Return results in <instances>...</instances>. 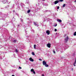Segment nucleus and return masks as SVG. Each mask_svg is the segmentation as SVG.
I'll return each mask as SVG.
<instances>
[{"instance_id": "obj_29", "label": "nucleus", "mask_w": 76, "mask_h": 76, "mask_svg": "<svg viewBox=\"0 0 76 76\" xmlns=\"http://www.w3.org/2000/svg\"><path fill=\"white\" fill-rule=\"evenodd\" d=\"M57 30L56 29H55V32H56V31H57Z\"/></svg>"}, {"instance_id": "obj_6", "label": "nucleus", "mask_w": 76, "mask_h": 76, "mask_svg": "<svg viewBox=\"0 0 76 76\" xmlns=\"http://www.w3.org/2000/svg\"><path fill=\"white\" fill-rule=\"evenodd\" d=\"M47 64V62L44 61H43V66H45Z\"/></svg>"}, {"instance_id": "obj_8", "label": "nucleus", "mask_w": 76, "mask_h": 76, "mask_svg": "<svg viewBox=\"0 0 76 76\" xmlns=\"http://www.w3.org/2000/svg\"><path fill=\"white\" fill-rule=\"evenodd\" d=\"M54 2L55 4H57V3H58V2H59V1L57 0L55 1Z\"/></svg>"}, {"instance_id": "obj_27", "label": "nucleus", "mask_w": 76, "mask_h": 76, "mask_svg": "<svg viewBox=\"0 0 76 76\" xmlns=\"http://www.w3.org/2000/svg\"><path fill=\"white\" fill-rule=\"evenodd\" d=\"M57 26V24H56L55 25H54V26L56 27V26Z\"/></svg>"}, {"instance_id": "obj_10", "label": "nucleus", "mask_w": 76, "mask_h": 76, "mask_svg": "<svg viewBox=\"0 0 76 76\" xmlns=\"http://www.w3.org/2000/svg\"><path fill=\"white\" fill-rule=\"evenodd\" d=\"M50 31L49 30H47L46 31V33L47 34H48V35H49L50 34Z\"/></svg>"}, {"instance_id": "obj_16", "label": "nucleus", "mask_w": 76, "mask_h": 76, "mask_svg": "<svg viewBox=\"0 0 76 76\" xmlns=\"http://www.w3.org/2000/svg\"><path fill=\"white\" fill-rule=\"evenodd\" d=\"M15 51L16 53H18V49H15Z\"/></svg>"}, {"instance_id": "obj_3", "label": "nucleus", "mask_w": 76, "mask_h": 76, "mask_svg": "<svg viewBox=\"0 0 76 76\" xmlns=\"http://www.w3.org/2000/svg\"><path fill=\"white\" fill-rule=\"evenodd\" d=\"M69 38V37L68 36H67L66 38L65 39V42H67V41H68V39Z\"/></svg>"}, {"instance_id": "obj_14", "label": "nucleus", "mask_w": 76, "mask_h": 76, "mask_svg": "<svg viewBox=\"0 0 76 76\" xmlns=\"http://www.w3.org/2000/svg\"><path fill=\"white\" fill-rule=\"evenodd\" d=\"M45 67H48L49 66L48 64H47L45 65Z\"/></svg>"}, {"instance_id": "obj_33", "label": "nucleus", "mask_w": 76, "mask_h": 76, "mask_svg": "<svg viewBox=\"0 0 76 76\" xmlns=\"http://www.w3.org/2000/svg\"><path fill=\"white\" fill-rule=\"evenodd\" d=\"M39 60H40V61H42V59H39Z\"/></svg>"}, {"instance_id": "obj_26", "label": "nucleus", "mask_w": 76, "mask_h": 76, "mask_svg": "<svg viewBox=\"0 0 76 76\" xmlns=\"http://www.w3.org/2000/svg\"><path fill=\"white\" fill-rule=\"evenodd\" d=\"M48 12V10H45L44 12Z\"/></svg>"}, {"instance_id": "obj_38", "label": "nucleus", "mask_w": 76, "mask_h": 76, "mask_svg": "<svg viewBox=\"0 0 76 76\" xmlns=\"http://www.w3.org/2000/svg\"><path fill=\"white\" fill-rule=\"evenodd\" d=\"M12 76H15V75H12Z\"/></svg>"}, {"instance_id": "obj_13", "label": "nucleus", "mask_w": 76, "mask_h": 76, "mask_svg": "<svg viewBox=\"0 0 76 76\" xmlns=\"http://www.w3.org/2000/svg\"><path fill=\"white\" fill-rule=\"evenodd\" d=\"M17 9H18V10H19L20 9V7L18 5L17 6Z\"/></svg>"}, {"instance_id": "obj_41", "label": "nucleus", "mask_w": 76, "mask_h": 76, "mask_svg": "<svg viewBox=\"0 0 76 76\" xmlns=\"http://www.w3.org/2000/svg\"><path fill=\"white\" fill-rule=\"evenodd\" d=\"M43 1H44V0H42Z\"/></svg>"}, {"instance_id": "obj_12", "label": "nucleus", "mask_w": 76, "mask_h": 76, "mask_svg": "<svg viewBox=\"0 0 76 76\" xmlns=\"http://www.w3.org/2000/svg\"><path fill=\"white\" fill-rule=\"evenodd\" d=\"M57 21L58 22L61 23L62 22L61 20L60 19H58L57 20Z\"/></svg>"}, {"instance_id": "obj_15", "label": "nucleus", "mask_w": 76, "mask_h": 76, "mask_svg": "<svg viewBox=\"0 0 76 76\" xmlns=\"http://www.w3.org/2000/svg\"><path fill=\"white\" fill-rule=\"evenodd\" d=\"M9 7V5H8L7 7H5V9H6L7 8H8V7Z\"/></svg>"}, {"instance_id": "obj_5", "label": "nucleus", "mask_w": 76, "mask_h": 76, "mask_svg": "<svg viewBox=\"0 0 76 76\" xmlns=\"http://www.w3.org/2000/svg\"><path fill=\"white\" fill-rule=\"evenodd\" d=\"M47 47L48 48H50L51 47V44L50 43H48L47 44Z\"/></svg>"}, {"instance_id": "obj_7", "label": "nucleus", "mask_w": 76, "mask_h": 76, "mask_svg": "<svg viewBox=\"0 0 76 76\" xmlns=\"http://www.w3.org/2000/svg\"><path fill=\"white\" fill-rule=\"evenodd\" d=\"M26 27H27V26H24V28L26 34H27V33H26V32H27V31H26V29H27V28H26Z\"/></svg>"}, {"instance_id": "obj_37", "label": "nucleus", "mask_w": 76, "mask_h": 76, "mask_svg": "<svg viewBox=\"0 0 76 76\" xmlns=\"http://www.w3.org/2000/svg\"><path fill=\"white\" fill-rule=\"evenodd\" d=\"M74 2H75V3H76V0H75V1H74Z\"/></svg>"}, {"instance_id": "obj_31", "label": "nucleus", "mask_w": 76, "mask_h": 76, "mask_svg": "<svg viewBox=\"0 0 76 76\" xmlns=\"http://www.w3.org/2000/svg\"><path fill=\"white\" fill-rule=\"evenodd\" d=\"M53 53H54V54L56 53V52H55V51L54 50H53Z\"/></svg>"}, {"instance_id": "obj_17", "label": "nucleus", "mask_w": 76, "mask_h": 76, "mask_svg": "<svg viewBox=\"0 0 76 76\" xmlns=\"http://www.w3.org/2000/svg\"><path fill=\"white\" fill-rule=\"evenodd\" d=\"M74 36H76V32H75L74 33Z\"/></svg>"}, {"instance_id": "obj_24", "label": "nucleus", "mask_w": 76, "mask_h": 76, "mask_svg": "<svg viewBox=\"0 0 76 76\" xmlns=\"http://www.w3.org/2000/svg\"><path fill=\"white\" fill-rule=\"evenodd\" d=\"M59 1L60 2H62V1H63V0H59Z\"/></svg>"}, {"instance_id": "obj_9", "label": "nucleus", "mask_w": 76, "mask_h": 76, "mask_svg": "<svg viewBox=\"0 0 76 76\" xmlns=\"http://www.w3.org/2000/svg\"><path fill=\"white\" fill-rule=\"evenodd\" d=\"M31 72H33V73L34 74H35V72L34 71V69H31Z\"/></svg>"}, {"instance_id": "obj_36", "label": "nucleus", "mask_w": 76, "mask_h": 76, "mask_svg": "<svg viewBox=\"0 0 76 76\" xmlns=\"http://www.w3.org/2000/svg\"><path fill=\"white\" fill-rule=\"evenodd\" d=\"M17 1H19V0H16Z\"/></svg>"}, {"instance_id": "obj_35", "label": "nucleus", "mask_w": 76, "mask_h": 76, "mask_svg": "<svg viewBox=\"0 0 76 76\" xmlns=\"http://www.w3.org/2000/svg\"><path fill=\"white\" fill-rule=\"evenodd\" d=\"M29 22H31V20H29Z\"/></svg>"}, {"instance_id": "obj_30", "label": "nucleus", "mask_w": 76, "mask_h": 76, "mask_svg": "<svg viewBox=\"0 0 76 76\" xmlns=\"http://www.w3.org/2000/svg\"><path fill=\"white\" fill-rule=\"evenodd\" d=\"M17 26H18V28H19V24H18L17 25Z\"/></svg>"}, {"instance_id": "obj_32", "label": "nucleus", "mask_w": 76, "mask_h": 76, "mask_svg": "<svg viewBox=\"0 0 76 76\" xmlns=\"http://www.w3.org/2000/svg\"><path fill=\"white\" fill-rule=\"evenodd\" d=\"M13 12H14V13H15V10H13Z\"/></svg>"}, {"instance_id": "obj_2", "label": "nucleus", "mask_w": 76, "mask_h": 76, "mask_svg": "<svg viewBox=\"0 0 76 76\" xmlns=\"http://www.w3.org/2000/svg\"><path fill=\"white\" fill-rule=\"evenodd\" d=\"M34 25L36 26H38L39 25L37 22H34Z\"/></svg>"}, {"instance_id": "obj_23", "label": "nucleus", "mask_w": 76, "mask_h": 76, "mask_svg": "<svg viewBox=\"0 0 76 76\" xmlns=\"http://www.w3.org/2000/svg\"><path fill=\"white\" fill-rule=\"evenodd\" d=\"M31 12V10H29L28 11H27V13H29V12Z\"/></svg>"}, {"instance_id": "obj_28", "label": "nucleus", "mask_w": 76, "mask_h": 76, "mask_svg": "<svg viewBox=\"0 0 76 76\" xmlns=\"http://www.w3.org/2000/svg\"><path fill=\"white\" fill-rule=\"evenodd\" d=\"M22 69V68L21 67H19V69Z\"/></svg>"}, {"instance_id": "obj_42", "label": "nucleus", "mask_w": 76, "mask_h": 76, "mask_svg": "<svg viewBox=\"0 0 76 76\" xmlns=\"http://www.w3.org/2000/svg\"><path fill=\"white\" fill-rule=\"evenodd\" d=\"M72 70H73V68L72 69Z\"/></svg>"}, {"instance_id": "obj_25", "label": "nucleus", "mask_w": 76, "mask_h": 76, "mask_svg": "<svg viewBox=\"0 0 76 76\" xmlns=\"http://www.w3.org/2000/svg\"><path fill=\"white\" fill-rule=\"evenodd\" d=\"M57 7V9H58H58H59V8H60V7H59V6H58V7Z\"/></svg>"}, {"instance_id": "obj_34", "label": "nucleus", "mask_w": 76, "mask_h": 76, "mask_svg": "<svg viewBox=\"0 0 76 76\" xmlns=\"http://www.w3.org/2000/svg\"><path fill=\"white\" fill-rule=\"evenodd\" d=\"M14 4L13 5V6L12 7V8H14Z\"/></svg>"}, {"instance_id": "obj_18", "label": "nucleus", "mask_w": 76, "mask_h": 76, "mask_svg": "<svg viewBox=\"0 0 76 76\" xmlns=\"http://www.w3.org/2000/svg\"><path fill=\"white\" fill-rule=\"evenodd\" d=\"M34 48L35 50V49L36 48V45H34Z\"/></svg>"}, {"instance_id": "obj_4", "label": "nucleus", "mask_w": 76, "mask_h": 76, "mask_svg": "<svg viewBox=\"0 0 76 76\" xmlns=\"http://www.w3.org/2000/svg\"><path fill=\"white\" fill-rule=\"evenodd\" d=\"M2 2L4 4H5V3H7V0H3Z\"/></svg>"}, {"instance_id": "obj_11", "label": "nucleus", "mask_w": 76, "mask_h": 76, "mask_svg": "<svg viewBox=\"0 0 76 76\" xmlns=\"http://www.w3.org/2000/svg\"><path fill=\"white\" fill-rule=\"evenodd\" d=\"M29 60L31 61H32V62L34 61V60L32 59V58H29Z\"/></svg>"}, {"instance_id": "obj_20", "label": "nucleus", "mask_w": 76, "mask_h": 76, "mask_svg": "<svg viewBox=\"0 0 76 76\" xmlns=\"http://www.w3.org/2000/svg\"><path fill=\"white\" fill-rule=\"evenodd\" d=\"M65 6H66V4H63L62 7H65Z\"/></svg>"}, {"instance_id": "obj_19", "label": "nucleus", "mask_w": 76, "mask_h": 76, "mask_svg": "<svg viewBox=\"0 0 76 76\" xmlns=\"http://www.w3.org/2000/svg\"><path fill=\"white\" fill-rule=\"evenodd\" d=\"M32 54L33 55V56H35V53H34V52H32Z\"/></svg>"}, {"instance_id": "obj_40", "label": "nucleus", "mask_w": 76, "mask_h": 76, "mask_svg": "<svg viewBox=\"0 0 76 76\" xmlns=\"http://www.w3.org/2000/svg\"><path fill=\"white\" fill-rule=\"evenodd\" d=\"M57 34V33H56V34Z\"/></svg>"}, {"instance_id": "obj_39", "label": "nucleus", "mask_w": 76, "mask_h": 76, "mask_svg": "<svg viewBox=\"0 0 76 76\" xmlns=\"http://www.w3.org/2000/svg\"><path fill=\"white\" fill-rule=\"evenodd\" d=\"M32 31H33V32H34V30H32Z\"/></svg>"}, {"instance_id": "obj_21", "label": "nucleus", "mask_w": 76, "mask_h": 76, "mask_svg": "<svg viewBox=\"0 0 76 76\" xmlns=\"http://www.w3.org/2000/svg\"><path fill=\"white\" fill-rule=\"evenodd\" d=\"M20 20H21V22H23V20L21 18Z\"/></svg>"}, {"instance_id": "obj_22", "label": "nucleus", "mask_w": 76, "mask_h": 76, "mask_svg": "<svg viewBox=\"0 0 76 76\" xmlns=\"http://www.w3.org/2000/svg\"><path fill=\"white\" fill-rule=\"evenodd\" d=\"M13 42L15 43L16 42V40L15 39L13 41Z\"/></svg>"}, {"instance_id": "obj_1", "label": "nucleus", "mask_w": 76, "mask_h": 76, "mask_svg": "<svg viewBox=\"0 0 76 76\" xmlns=\"http://www.w3.org/2000/svg\"><path fill=\"white\" fill-rule=\"evenodd\" d=\"M5 17H4V15L2 14L1 15V17H0V20H5Z\"/></svg>"}]
</instances>
